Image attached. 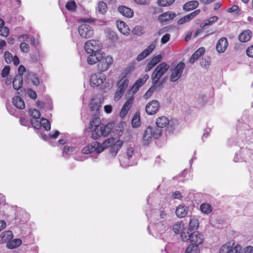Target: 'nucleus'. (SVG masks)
Returning a JSON list of instances; mask_svg holds the SVG:
<instances>
[{
    "label": "nucleus",
    "mask_w": 253,
    "mask_h": 253,
    "mask_svg": "<svg viewBox=\"0 0 253 253\" xmlns=\"http://www.w3.org/2000/svg\"><path fill=\"white\" fill-rule=\"evenodd\" d=\"M100 119L97 117H93L86 129L91 132V137L97 139L101 136H107L112 130L114 136H120L123 133V123H120L114 127V124L110 123L107 125H100Z\"/></svg>",
    "instance_id": "obj_1"
},
{
    "label": "nucleus",
    "mask_w": 253,
    "mask_h": 253,
    "mask_svg": "<svg viewBox=\"0 0 253 253\" xmlns=\"http://www.w3.org/2000/svg\"><path fill=\"white\" fill-rule=\"evenodd\" d=\"M114 142L115 139L112 137L107 139L102 144L97 141H94L85 146L82 149V152L84 154H88L94 152L96 154H99L102 152L105 148L112 145Z\"/></svg>",
    "instance_id": "obj_2"
},
{
    "label": "nucleus",
    "mask_w": 253,
    "mask_h": 253,
    "mask_svg": "<svg viewBox=\"0 0 253 253\" xmlns=\"http://www.w3.org/2000/svg\"><path fill=\"white\" fill-rule=\"evenodd\" d=\"M162 131L159 128H155L148 126L143 135V143L144 145H148L152 140V138L157 139L162 135Z\"/></svg>",
    "instance_id": "obj_3"
},
{
    "label": "nucleus",
    "mask_w": 253,
    "mask_h": 253,
    "mask_svg": "<svg viewBox=\"0 0 253 253\" xmlns=\"http://www.w3.org/2000/svg\"><path fill=\"white\" fill-rule=\"evenodd\" d=\"M169 68V65L165 62L160 63L156 68L152 75L153 84H156L158 83L160 78L168 71Z\"/></svg>",
    "instance_id": "obj_4"
},
{
    "label": "nucleus",
    "mask_w": 253,
    "mask_h": 253,
    "mask_svg": "<svg viewBox=\"0 0 253 253\" xmlns=\"http://www.w3.org/2000/svg\"><path fill=\"white\" fill-rule=\"evenodd\" d=\"M185 65L183 62H180L171 69V74L169 80L172 82L178 81L182 75Z\"/></svg>",
    "instance_id": "obj_5"
},
{
    "label": "nucleus",
    "mask_w": 253,
    "mask_h": 253,
    "mask_svg": "<svg viewBox=\"0 0 253 253\" xmlns=\"http://www.w3.org/2000/svg\"><path fill=\"white\" fill-rule=\"evenodd\" d=\"M102 43L99 41L89 40L84 44V49L88 54L93 52H101Z\"/></svg>",
    "instance_id": "obj_6"
},
{
    "label": "nucleus",
    "mask_w": 253,
    "mask_h": 253,
    "mask_svg": "<svg viewBox=\"0 0 253 253\" xmlns=\"http://www.w3.org/2000/svg\"><path fill=\"white\" fill-rule=\"evenodd\" d=\"M113 59L110 56H105V54L102 53L101 57L99 59L97 64L98 69L102 71L107 70L113 63Z\"/></svg>",
    "instance_id": "obj_7"
},
{
    "label": "nucleus",
    "mask_w": 253,
    "mask_h": 253,
    "mask_svg": "<svg viewBox=\"0 0 253 253\" xmlns=\"http://www.w3.org/2000/svg\"><path fill=\"white\" fill-rule=\"evenodd\" d=\"M78 32L80 36L85 39L90 38L93 35V30L87 22H84L79 26Z\"/></svg>",
    "instance_id": "obj_8"
},
{
    "label": "nucleus",
    "mask_w": 253,
    "mask_h": 253,
    "mask_svg": "<svg viewBox=\"0 0 253 253\" xmlns=\"http://www.w3.org/2000/svg\"><path fill=\"white\" fill-rule=\"evenodd\" d=\"M106 79L105 75L102 73H98L92 75L90 77V84L92 86H98Z\"/></svg>",
    "instance_id": "obj_9"
},
{
    "label": "nucleus",
    "mask_w": 253,
    "mask_h": 253,
    "mask_svg": "<svg viewBox=\"0 0 253 253\" xmlns=\"http://www.w3.org/2000/svg\"><path fill=\"white\" fill-rule=\"evenodd\" d=\"M172 222L170 220H163L156 223V230L160 234H162L169 228Z\"/></svg>",
    "instance_id": "obj_10"
},
{
    "label": "nucleus",
    "mask_w": 253,
    "mask_h": 253,
    "mask_svg": "<svg viewBox=\"0 0 253 253\" xmlns=\"http://www.w3.org/2000/svg\"><path fill=\"white\" fill-rule=\"evenodd\" d=\"M160 108V104L158 101L152 100L147 104L145 107L146 112L150 115H152L156 113Z\"/></svg>",
    "instance_id": "obj_11"
},
{
    "label": "nucleus",
    "mask_w": 253,
    "mask_h": 253,
    "mask_svg": "<svg viewBox=\"0 0 253 253\" xmlns=\"http://www.w3.org/2000/svg\"><path fill=\"white\" fill-rule=\"evenodd\" d=\"M148 78V75L145 74L142 78L138 79L133 84L129 91L131 92L133 94H135L138 91L139 88L146 82Z\"/></svg>",
    "instance_id": "obj_12"
},
{
    "label": "nucleus",
    "mask_w": 253,
    "mask_h": 253,
    "mask_svg": "<svg viewBox=\"0 0 253 253\" xmlns=\"http://www.w3.org/2000/svg\"><path fill=\"white\" fill-rule=\"evenodd\" d=\"M203 235L198 231H195L191 233L190 242L191 244H194L199 247L204 241Z\"/></svg>",
    "instance_id": "obj_13"
},
{
    "label": "nucleus",
    "mask_w": 253,
    "mask_h": 253,
    "mask_svg": "<svg viewBox=\"0 0 253 253\" xmlns=\"http://www.w3.org/2000/svg\"><path fill=\"white\" fill-rule=\"evenodd\" d=\"M126 158L130 161L128 166H132L135 164L137 153L133 147L128 148L126 151Z\"/></svg>",
    "instance_id": "obj_14"
},
{
    "label": "nucleus",
    "mask_w": 253,
    "mask_h": 253,
    "mask_svg": "<svg viewBox=\"0 0 253 253\" xmlns=\"http://www.w3.org/2000/svg\"><path fill=\"white\" fill-rule=\"evenodd\" d=\"M156 124L157 127H155V128H159L162 130L163 128L170 125L169 119L165 116L158 118L156 121Z\"/></svg>",
    "instance_id": "obj_15"
},
{
    "label": "nucleus",
    "mask_w": 253,
    "mask_h": 253,
    "mask_svg": "<svg viewBox=\"0 0 253 253\" xmlns=\"http://www.w3.org/2000/svg\"><path fill=\"white\" fill-rule=\"evenodd\" d=\"M228 45V42L226 38H220L217 42L216 49L218 53H223L227 49Z\"/></svg>",
    "instance_id": "obj_16"
},
{
    "label": "nucleus",
    "mask_w": 253,
    "mask_h": 253,
    "mask_svg": "<svg viewBox=\"0 0 253 253\" xmlns=\"http://www.w3.org/2000/svg\"><path fill=\"white\" fill-rule=\"evenodd\" d=\"M133 100L134 97L132 96L130 97L125 102L120 113V115L121 117H123L127 114L131 107Z\"/></svg>",
    "instance_id": "obj_17"
},
{
    "label": "nucleus",
    "mask_w": 253,
    "mask_h": 253,
    "mask_svg": "<svg viewBox=\"0 0 253 253\" xmlns=\"http://www.w3.org/2000/svg\"><path fill=\"white\" fill-rule=\"evenodd\" d=\"M155 48V45L154 44H151L149 45L146 49H145L141 53H140L137 57V60L140 61L144 59L147 56L151 54L153 50Z\"/></svg>",
    "instance_id": "obj_18"
},
{
    "label": "nucleus",
    "mask_w": 253,
    "mask_h": 253,
    "mask_svg": "<svg viewBox=\"0 0 253 253\" xmlns=\"http://www.w3.org/2000/svg\"><path fill=\"white\" fill-rule=\"evenodd\" d=\"M101 52L88 54L89 55L87 59V63L90 65H93L98 62L99 59L101 57Z\"/></svg>",
    "instance_id": "obj_19"
},
{
    "label": "nucleus",
    "mask_w": 253,
    "mask_h": 253,
    "mask_svg": "<svg viewBox=\"0 0 253 253\" xmlns=\"http://www.w3.org/2000/svg\"><path fill=\"white\" fill-rule=\"evenodd\" d=\"M13 237L11 231L7 230L2 232L0 234V244L9 242Z\"/></svg>",
    "instance_id": "obj_20"
},
{
    "label": "nucleus",
    "mask_w": 253,
    "mask_h": 253,
    "mask_svg": "<svg viewBox=\"0 0 253 253\" xmlns=\"http://www.w3.org/2000/svg\"><path fill=\"white\" fill-rule=\"evenodd\" d=\"M176 16V14L172 11H168L161 14L159 16V20L161 22H167L172 20Z\"/></svg>",
    "instance_id": "obj_21"
},
{
    "label": "nucleus",
    "mask_w": 253,
    "mask_h": 253,
    "mask_svg": "<svg viewBox=\"0 0 253 253\" xmlns=\"http://www.w3.org/2000/svg\"><path fill=\"white\" fill-rule=\"evenodd\" d=\"M79 150L78 147L70 145H66L64 146L63 151V155L64 157L68 156L77 153Z\"/></svg>",
    "instance_id": "obj_22"
},
{
    "label": "nucleus",
    "mask_w": 253,
    "mask_h": 253,
    "mask_svg": "<svg viewBox=\"0 0 253 253\" xmlns=\"http://www.w3.org/2000/svg\"><path fill=\"white\" fill-rule=\"evenodd\" d=\"M252 33L248 29L243 31L239 36V40L241 42H248L252 37Z\"/></svg>",
    "instance_id": "obj_23"
},
{
    "label": "nucleus",
    "mask_w": 253,
    "mask_h": 253,
    "mask_svg": "<svg viewBox=\"0 0 253 253\" xmlns=\"http://www.w3.org/2000/svg\"><path fill=\"white\" fill-rule=\"evenodd\" d=\"M117 28L119 31L124 35H128L129 34L130 30L127 24L123 21L117 22Z\"/></svg>",
    "instance_id": "obj_24"
},
{
    "label": "nucleus",
    "mask_w": 253,
    "mask_h": 253,
    "mask_svg": "<svg viewBox=\"0 0 253 253\" xmlns=\"http://www.w3.org/2000/svg\"><path fill=\"white\" fill-rule=\"evenodd\" d=\"M199 4V3L197 0L189 1L183 5V9L186 11H189L196 8Z\"/></svg>",
    "instance_id": "obj_25"
},
{
    "label": "nucleus",
    "mask_w": 253,
    "mask_h": 253,
    "mask_svg": "<svg viewBox=\"0 0 253 253\" xmlns=\"http://www.w3.org/2000/svg\"><path fill=\"white\" fill-rule=\"evenodd\" d=\"M118 11L121 14L126 17H131L133 14L132 10L125 6L119 7Z\"/></svg>",
    "instance_id": "obj_26"
},
{
    "label": "nucleus",
    "mask_w": 253,
    "mask_h": 253,
    "mask_svg": "<svg viewBox=\"0 0 253 253\" xmlns=\"http://www.w3.org/2000/svg\"><path fill=\"white\" fill-rule=\"evenodd\" d=\"M205 52V48L204 47H200L191 56L190 58V62L193 63L197 60L201 55Z\"/></svg>",
    "instance_id": "obj_27"
},
{
    "label": "nucleus",
    "mask_w": 253,
    "mask_h": 253,
    "mask_svg": "<svg viewBox=\"0 0 253 253\" xmlns=\"http://www.w3.org/2000/svg\"><path fill=\"white\" fill-rule=\"evenodd\" d=\"M12 103L14 106L18 109H23L25 108V105L23 100L18 96H15L12 99Z\"/></svg>",
    "instance_id": "obj_28"
},
{
    "label": "nucleus",
    "mask_w": 253,
    "mask_h": 253,
    "mask_svg": "<svg viewBox=\"0 0 253 253\" xmlns=\"http://www.w3.org/2000/svg\"><path fill=\"white\" fill-rule=\"evenodd\" d=\"M100 104L99 102L92 101L90 103V108L91 114L95 116H97L99 114V110Z\"/></svg>",
    "instance_id": "obj_29"
},
{
    "label": "nucleus",
    "mask_w": 253,
    "mask_h": 253,
    "mask_svg": "<svg viewBox=\"0 0 253 253\" xmlns=\"http://www.w3.org/2000/svg\"><path fill=\"white\" fill-rule=\"evenodd\" d=\"M128 80L123 77L118 83V89L125 91L128 86Z\"/></svg>",
    "instance_id": "obj_30"
},
{
    "label": "nucleus",
    "mask_w": 253,
    "mask_h": 253,
    "mask_svg": "<svg viewBox=\"0 0 253 253\" xmlns=\"http://www.w3.org/2000/svg\"><path fill=\"white\" fill-rule=\"evenodd\" d=\"M175 213L180 218L185 217L187 214L186 207L181 205L179 206L176 209Z\"/></svg>",
    "instance_id": "obj_31"
},
{
    "label": "nucleus",
    "mask_w": 253,
    "mask_h": 253,
    "mask_svg": "<svg viewBox=\"0 0 253 253\" xmlns=\"http://www.w3.org/2000/svg\"><path fill=\"white\" fill-rule=\"evenodd\" d=\"M22 244V240L20 239H16L10 240L6 244L8 249H13L19 247Z\"/></svg>",
    "instance_id": "obj_32"
},
{
    "label": "nucleus",
    "mask_w": 253,
    "mask_h": 253,
    "mask_svg": "<svg viewBox=\"0 0 253 253\" xmlns=\"http://www.w3.org/2000/svg\"><path fill=\"white\" fill-rule=\"evenodd\" d=\"M23 84L22 78L20 76H16L13 81V87L14 89L18 90Z\"/></svg>",
    "instance_id": "obj_33"
},
{
    "label": "nucleus",
    "mask_w": 253,
    "mask_h": 253,
    "mask_svg": "<svg viewBox=\"0 0 253 253\" xmlns=\"http://www.w3.org/2000/svg\"><path fill=\"white\" fill-rule=\"evenodd\" d=\"M135 63H130L124 70L123 75V77L126 78L130 75L135 69Z\"/></svg>",
    "instance_id": "obj_34"
},
{
    "label": "nucleus",
    "mask_w": 253,
    "mask_h": 253,
    "mask_svg": "<svg viewBox=\"0 0 253 253\" xmlns=\"http://www.w3.org/2000/svg\"><path fill=\"white\" fill-rule=\"evenodd\" d=\"M27 79L31 81L34 85L37 86L40 84L39 78L34 73H29L27 75Z\"/></svg>",
    "instance_id": "obj_35"
},
{
    "label": "nucleus",
    "mask_w": 253,
    "mask_h": 253,
    "mask_svg": "<svg viewBox=\"0 0 253 253\" xmlns=\"http://www.w3.org/2000/svg\"><path fill=\"white\" fill-rule=\"evenodd\" d=\"M199 246L190 244L186 249L185 253H200Z\"/></svg>",
    "instance_id": "obj_36"
},
{
    "label": "nucleus",
    "mask_w": 253,
    "mask_h": 253,
    "mask_svg": "<svg viewBox=\"0 0 253 253\" xmlns=\"http://www.w3.org/2000/svg\"><path fill=\"white\" fill-rule=\"evenodd\" d=\"M234 243L233 241L227 242L226 244H224L219 250L220 253H229L230 248L231 246H234Z\"/></svg>",
    "instance_id": "obj_37"
},
{
    "label": "nucleus",
    "mask_w": 253,
    "mask_h": 253,
    "mask_svg": "<svg viewBox=\"0 0 253 253\" xmlns=\"http://www.w3.org/2000/svg\"><path fill=\"white\" fill-rule=\"evenodd\" d=\"M200 210L203 213L205 214H209L212 211L211 206L207 203L202 204L200 206Z\"/></svg>",
    "instance_id": "obj_38"
},
{
    "label": "nucleus",
    "mask_w": 253,
    "mask_h": 253,
    "mask_svg": "<svg viewBox=\"0 0 253 253\" xmlns=\"http://www.w3.org/2000/svg\"><path fill=\"white\" fill-rule=\"evenodd\" d=\"M218 19V18L216 16L211 17L209 19L206 20L205 22L201 24L200 27L203 28L207 26L211 25L214 22L217 21Z\"/></svg>",
    "instance_id": "obj_39"
},
{
    "label": "nucleus",
    "mask_w": 253,
    "mask_h": 253,
    "mask_svg": "<svg viewBox=\"0 0 253 253\" xmlns=\"http://www.w3.org/2000/svg\"><path fill=\"white\" fill-rule=\"evenodd\" d=\"M199 226V220L197 218H191L189 221V228L190 230L197 229Z\"/></svg>",
    "instance_id": "obj_40"
},
{
    "label": "nucleus",
    "mask_w": 253,
    "mask_h": 253,
    "mask_svg": "<svg viewBox=\"0 0 253 253\" xmlns=\"http://www.w3.org/2000/svg\"><path fill=\"white\" fill-rule=\"evenodd\" d=\"M175 0H158V4L162 7L168 6L171 5Z\"/></svg>",
    "instance_id": "obj_41"
},
{
    "label": "nucleus",
    "mask_w": 253,
    "mask_h": 253,
    "mask_svg": "<svg viewBox=\"0 0 253 253\" xmlns=\"http://www.w3.org/2000/svg\"><path fill=\"white\" fill-rule=\"evenodd\" d=\"M184 225L181 222H177L173 225V230L175 234H179L183 228Z\"/></svg>",
    "instance_id": "obj_42"
},
{
    "label": "nucleus",
    "mask_w": 253,
    "mask_h": 253,
    "mask_svg": "<svg viewBox=\"0 0 253 253\" xmlns=\"http://www.w3.org/2000/svg\"><path fill=\"white\" fill-rule=\"evenodd\" d=\"M30 115L32 117L31 119H40L41 116V113L40 111L36 109H31L29 110Z\"/></svg>",
    "instance_id": "obj_43"
},
{
    "label": "nucleus",
    "mask_w": 253,
    "mask_h": 253,
    "mask_svg": "<svg viewBox=\"0 0 253 253\" xmlns=\"http://www.w3.org/2000/svg\"><path fill=\"white\" fill-rule=\"evenodd\" d=\"M39 119H34L31 120V123L33 126L36 129H40L42 127V119L39 120Z\"/></svg>",
    "instance_id": "obj_44"
},
{
    "label": "nucleus",
    "mask_w": 253,
    "mask_h": 253,
    "mask_svg": "<svg viewBox=\"0 0 253 253\" xmlns=\"http://www.w3.org/2000/svg\"><path fill=\"white\" fill-rule=\"evenodd\" d=\"M106 9L107 5L106 3L103 1H100L98 3V10L100 13L104 14L106 11Z\"/></svg>",
    "instance_id": "obj_45"
},
{
    "label": "nucleus",
    "mask_w": 253,
    "mask_h": 253,
    "mask_svg": "<svg viewBox=\"0 0 253 253\" xmlns=\"http://www.w3.org/2000/svg\"><path fill=\"white\" fill-rule=\"evenodd\" d=\"M66 8L70 11H75L76 9V4L75 1L70 0L66 5Z\"/></svg>",
    "instance_id": "obj_46"
},
{
    "label": "nucleus",
    "mask_w": 253,
    "mask_h": 253,
    "mask_svg": "<svg viewBox=\"0 0 253 253\" xmlns=\"http://www.w3.org/2000/svg\"><path fill=\"white\" fill-rule=\"evenodd\" d=\"M143 28L140 26H136L132 30V33L137 36H140L143 34Z\"/></svg>",
    "instance_id": "obj_47"
},
{
    "label": "nucleus",
    "mask_w": 253,
    "mask_h": 253,
    "mask_svg": "<svg viewBox=\"0 0 253 253\" xmlns=\"http://www.w3.org/2000/svg\"><path fill=\"white\" fill-rule=\"evenodd\" d=\"M42 126L46 130H48L50 129V123L47 120L42 118Z\"/></svg>",
    "instance_id": "obj_48"
},
{
    "label": "nucleus",
    "mask_w": 253,
    "mask_h": 253,
    "mask_svg": "<svg viewBox=\"0 0 253 253\" xmlns=\"http://www.w3.org/2000/svg\"><path fill=\"white\" fill-rule=\"evenodd\" d=\"M20 48L23 52L28 53L30 51V47L29 45L24 42H22L20 44Z\"/></svg>",
    "instance_id": "obj_49"
},
{
    "label": "nucleus",
    "mask_w": 253,
    "mask_h": 253,
    "mask_svg": "<svg viewBox=\"0 0 253 253\" xmlns=\"http://www.w3.org/2000/svg\"><path fill=\"white\" fill-rule=\"evenodd\" d=\"M4 59L7 64H9L12 61L13 56L9 51H5L4 53Z\"/></svg>",
    "instance_id": "obj_50"
},
{
    "label": "nucleus",
    "mask_w": 253,
    "mask_h": 253,
    "mask_svg": "<svg viewBox=\"0 0 253 253\" xmlns=\"http://www.w3.org/2000/svg\"><path fill=\"white\" fill-rule=\"evenodd\" d=\"M229 253H239L241 250V247L239 245L235 246H231Z\"/></svg>",
    "instance_id": "obj_51"
},
{
    "label": "nucleus",
    "mask_w": 253,
    "mask_h": 253,
    "mask_svg": "<svg viewBox=\"0 0 253 253\" xmlns=\"http://www.w3.org/2000/svg\"><path fill=\"white\" fill-rule=\"evenodd\" d=\"M181 238L183 241L186 242L188 240L190 241L191 233L190 232H185L184 231L181 232Z\"/></svg>",
    "instance_id": "obj_52"
},
{
    "label": "nucleus",
    "mask_w": 253,
    "mask_h": 253,
    "mask_svg": "<svg viewBox=\"0 0 253 253\" xmlns=\"http://www.w3.org/2000/svg\"><path fill=\"white\" fill-rule=\"evenodd\" d=\"M125 91L120 90L117 88L114 97V99L115 101H118L123 96Z\"/></svg>",
    "instance_id": "obj_53"
},
{
    "label": "nucleus",
    "mask_w": 253,
    "mask_h": 253,
    "mask_svg": "<svg viewBox=\"0 0 253 253\" xmlns=\"http://www.w3.org/2000/svg\"><path fill=\"white\" fill-rule=\"evenodd\" d=\"M156 88V84H153V86H152L151 88H150L144 94V97L147 99L150 97L153 92L155 91V89Z\"/></svg>",
    "instance_id": "obj_54"
},
{
    "label": "nucleus",
    "mask_w": 253,
    "mask_h": 253,
    "mask_svg": "<svg viewBox=\"0 0 253 253\" xmlns=\"http://www.w3.org/2000/svg\"><path fill=\"white\" fill-rule=\"evenodd\" d=\"M131 124L133 127H137L139 126V119L137 116L135 115L133 117Z\"/></svg>",
    "instance_id": "obj_55"
},
{
    "label": "nucleus",
    "mask_w": 253,
    "mask_h": 253,
    "mask_svg": "<svg viewBox=\"0 0 253 253\" xmlns=\"http://www.w3.org/2000/svg\"><path fill=\"white\" fill-rule=\"evenodd\" d=\"M162 59V56L160 54L154 56L150 61L154 65H156L157 63L160 62Z\"/></svg>",
    "instance_id": "obj_56"
},
{
    "label": "nucleus",
    "mask_w": 253,
    "mask_h": 253,
    "mask_svg": "<svg viewBox=\"0 0 253 253\" xmlns=\"http://www.w3.org/2000/svg\"><path fill=\"white\" fill-rule=\"evenodd\" d=\"M123 144V142L121 140H117L114 144L113 148L117 151L119 150Z\"/></svg>",
    "instance_id": "obj_57"
},
{
    "label": "nucleus",
    "mask_w": 253,
    "mask_h": 253,
    "mask_svg": "<svg viewBox=\"0 0 253 253\" xmlns=\"http://www.w3.org/2000/svg\"><path fill=\"white\" fill-rule=\"evenodd\" d=\"M9 29L6 27H2L0 30V35L3 37H7L9 35Z\"/></svg>",
    "instance_id": "obj_58"
},
{
    "label": "nucleus",
    "mask_w": 253,
    "mask_h": 253,
    "mask_svg": "<svg viewBox=\"0 0 253 253\" xmlns=\"http://www.w3.org/2000/svg\"><path fill=\"white\" fill-rule=\"evenodd\" d=\"M189 21H190L189 17L188 16V15H185L184 16V17H182L181 18H180L178 21H177V24L178 25H182L186 22H189Z\"/></svg>",
    "instance_id": "obj_59"
},
{
    "label": "nucleus",
    "mask_w": 253,
    "mask_h": 253,
    "mask_svg": "<svg viewBox=\"0 0 253 253\" xmlns=\"http://www.w3.org/2000/svg\"><path fill=\"white\" fill-rule=\"evenodd\" d=\"M27 93L29 97L33 99H36L37 97V93L32 89H28Z\"/></svg>",
    "instance_id": "obj_60"
},
{
    "label": "nucleus",
    "mask_w": 253,
    "mask_h": 253,
    "mask_svg": "<svg viewBox=\"0 0 253 253\" xmlns=\"http://www.w3.org/2000/svg\"><path fill=\"white\" fill-rule=\"evenodd\" d=\"M200 12H201L200 9H197V10L193 11L192 12L190 13V14H188L187 15L189 17L190 20H191L192 19H193L194 17L197 16V15H198Z\"/></svg>",
    "instance_id": "obj_61"
},
{
    "label": "nucleus",
    "mask_w": 253,
    "mask_h": 253,
    "mask_svg": "<svg viewBox=\"0 0 253 253\" xmlns=\"http://www.w3.org/2000/svg\"><path fill=\"white\" fill-rule=\"evenodd\" d=\"M9 71H10L9 66H6L4 67V68L3 69V70H2V72H1V76L3 78L6 77L9 73Z\"/></svg>",
    "instance_id": "obj_62"
},
{
    "label": "nucleus",
    "mask_w": 253,
    "mask_h": 253,
    "mask_svg": "<svg viewBox=\"0 0 253 253\" xmlns=\"http://www.w3.org/2000/svg\"><path fill=\"white\" fill-rule=\"evenodd\" d=\"M253 247L252 246H248L242 250H241L240 253H253Z\"/></svg>",
    "instance_id": "obj_63"
},
{
    "label": "nucleus",
    "mask_w": 253,
    "mask_h": 253,
    "mask_svg": "<svg viewBox=\"0 0 253 253\" xmlns=\"http://www.w3.org/2000/svg\"><path fill=\"white\" fill-rule=\"evenodd\" d=\"M246 54L249 57L253 58V45L247 48Z\"/></svg>",
    "instance_id": "obj_64"
}]
</instances>
